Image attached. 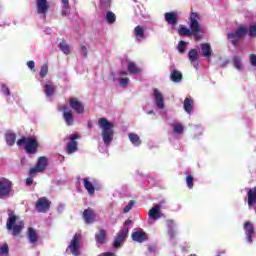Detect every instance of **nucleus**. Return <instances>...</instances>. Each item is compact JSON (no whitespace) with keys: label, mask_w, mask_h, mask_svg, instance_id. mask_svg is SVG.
Listing matches in <instances>:
<instances>
[{"label":"nucleus","mask_w":256,"mask_h":256,"mask_svg":"<svg viewBox=\"0 0 256 256\" xmlns=\"http://www.w3.org/2000/svg\"><path fill=\"white\" fill-rule=\"evenodd\" d=\"M188 19L190 21V28L180 26L178 35H180V37H194L195 41H199L201 37H203V26L199 23L201 16H199L197 12H191Z\"/></svg>","instance_id":"1"},{"label":"nucleus","mask_w":256,"mask_h":256,"mask_svg":"<svg viewBox=\"0 0 256 256\" xmlns=\"http://www.w3.org/2000/svg\"><path fill=\"white\" fill-rule=\"evenodd\" d=\"M7 212L6 229L12 231L13 237H19L23 229H25V222L19 221V216L15 214V211L8 209Z\"/></svg>","instance_id":"2"},{"label":"nucleus","mask_w":256,"mask_h":256,"mask_svg":"<svg viewBox=\"0 0 256 256\" xmlns=\"http://www.w3.org/2000/svg\"><path fill=\"white\" fill-rule=\"evenodd\" d=\"M18 147H24L27 155H35L39 151V141L37 137H22L17 140Z\"/></svg>","instance_id":"3"},{"label":"nucleus","mask_w":256,"mask_h":256,"mask_svg":"<svg viewBox=\"0 0 256 256\" xmlns=\"http://www.w3.org/2000/svg\"><path fill=\"white\" fill-rule=\"evenodd\" d=\"M98 125L100 127V129H102V139L103 142L106 145H109L111 143V141H113V135H114V131L113 128L115 127V125L110 122L109 120H107V118H100L98 120Z\"/></svg>","instance_id":"4"},{"label":"nucleus","mask_w":256,"mask_h":256,"mask_svg":"<svg viewBox=\"0 0 256 256\" xmlns=\"http://www.w3.org/2000/svg\"><path fill=\"white\" fill-rule=\"evenodd\" d=\"M248 28L239 26L235 32H228L227 37L234 47H237L240 41H243L247 36Z\"/></svg>","instance_id":"5"},{"label":"nucleus","mask_w":256,"mask_h":256,"mask_svg":"<svg viewBox=\"0 0 256 256\" xmlns=\"http://www.w3.org/2000/svg\"><path fill=\"white\" fill-rule=\"evenodd\" d=\"M13 193V182L7 178H0V199H7Z\"/></svg>","instance_id":"6"},{"label":"nucleus","mask_w":256,"mask_h":256,"mask_svg":"<svg viewBox=\"0 0 256 256\" xmlns=\"http://www.w3.org/2000/svg\"><path fill=\"white\" fill-rule=\"evenodd\" d=\"M80 137L81 136H79V134L70 135V141L66 147V153L68 155H73V153H77V151H79V143L77 142V139H80Z\"/></svg>","instance_id":"7"},{"label":"nucleus","mask_w":256,"mask_h":256,"mask_svg":"<svg viewBox=\"0 0 256 256\" xmlns=\"http://www.w3.org/2000/svg\"><path fill=\"white\" fill-rule=\"evenodd\" d=\"M35 209L38 213H47L51 209V201L47 197H41L37 200Z\"/></svg>","instance_id":"8"},{"label":"nucleus","mask_w":256,"mask_h":256,"mask_svg":"<svg viewBox=\"0 0 256 256\" xmlns=\"http://www.w3.org/2000/svg\"><path fill=\"white\" fill-rule=\"evenodd\" d=\"M59 111H63L62 117L68 127H71L75 124V118H73V110L64 105L59 108Z\"/></svg>","instance_id":"9"},{"label":"nucleus","mask_w":256,"mask_h":256,"mask_svg":"<svg viewBox=\"0 0 256 256\" xmlns=\"http://www.w3.org/2000/svg\"><path fill=\"white\" fill-rule=\"evenodd\" d=\"M129 235V228L123 227L117 234L116 239L114 240V247L118 249V247H121L123 243H125V239H127V236Z\"/></svg>","instance_id":"10"},{"label":"nucleus","mask_w":256,"mask_h":256,"mask_svg":"<svg viewBox=\"0 0 256 256\" xmlns=\"http://www.w3.org/2000/svg\"><path fill=\"white\" fill-rule=\"evenodd\" d=\"M79 239H81V235L75 234L67 248L74 256H79Z\"/></svg>","instance_id":"11"},{"label":"nucleus","mask_w":256,"mask_h":256,"mask_svg":"<svg viewBox=\"0 0 256 256\" xmlns=\"http://www.w3.org/2000/svg\"><path fill=\"white\" fill-rule=\"evenodd\" d=\"M69 105L73 109V111L78 113V115L85 113V105H83L81 101H79V99L74 97L70 98Z\"/></svg>","instance_id":"12"},{"label":"nucleus","mask_w":256,"mask_h":256,"mask_svg":"<svg viewBox=\"0 0 256 256\" xmlns=\"http://www.w3.org/2000/svg\"><path fill=\"white\" fill-rule=\"evenodd\" d=\"M82 217H83L86 225H92V223H95L97 214H95V210H93L91 208H87L83 211Z\"/></svg>","instance_id":"13"},{"label":"nucleus","mask_w":256,"mask_h":256,"mask_svg":"<svg viewBox=\"0 0 256 256\" xmlns=\"http://www.w3.org/2000/svg\"><path fill=\"white\" fill-rule=\"evenodd\" d=\"M165 201H161L159 204H155L150 210H149V217L150 219H153L154 221H157V219H161V205H163Z\"/></svg>","instance_id":"14"},{"label":"nucleus","mask_w":256,"mask_h":256,"mask_svg":"<svg viewBox=\"0 0 256 256\" xmlns=\"http://www.w3.org/2000/svg\"><path fill=\"white\" fill-rule=\"evenodd\" d=\"M245 235L248 243H253V235H255V228L250 221L244 223Z\"/></svg>","instance_id":"15"},{"label":"nucleus","mask_w":256,"mask_h":256,"mask_svg":"<svg viewBox=\"0 0 256 256\" xmlns=\"http://www.w3.org/2000/svg\"><path fill=\"white\" fill-rule=\"evenodd\" d=\"M38 15H47L49 11V2L47 0H36Z\"/></svg>","instance_id":"16"},{"label":"nucleus","mask_w":256,"mask_h":256,"mask_svg":"<svg viewBox=\"0 0 256 256\" xmlns=\"http://www.w3.org/2000/svg\"><path fill=\"white\" fill-rule=\"evenodd\" d=\"M164 19L166 23H168V25H171L172 27H175L179 21V17L175 12H166L164 14Z\"/></svg>","instance_id":"17"},{"label":"nucleus","mask_w":256,"mask_h":256,"mask_svg":"<svg viewBox=\"0 0 256 256\" xmlns=\"http://www.w3.org/2000/svg\"><path fill=\"white\" fill-rule=\"evenodd\" d=\"M131 237L136 243H145L149 239L147 236V233H145L143 230L142 231H136L131 234Z\"/></svg>","instance_id":"18"},{"label":"nucleus","mask_w":256,"mask_h":256,"mask_svg":"<svg viewBox=\"0 0 256 256\" xmlns=\"http://www.w3.org/2000/svg\"><path fill=\"white\" fill-rule=\"evenodd\" d=\"M154 98H155V103L157 105V108L163 109L165 107L163 94H161L159 92V89L157 88L154 89Z\"/></svg>","instance_id":"19"},{"label":"nucleus","mask_w":256,"mask_h":256,"mask_svg":"<svg viewBox=\"0 0 256 256\" xmlns=\"http://www.w3.org/2000/svg\"><path fill=\"white\" fill-rule=\"evenodd\" d=\"M95 241L98 245H104L105 241H107V230L101 229L99 232L95 234Z\"/></svg>","instance_id":"20"},{"label":"nucleus","mask_w":256,"mask_h":256,"mask_svg":"<svg viewBox=\"0 0 256 256\" xmlns=\"http://www.w3.org/2000/svg\"><path fill=\"white\" fill-rule=\"evenodd\" d=\"M198 55H199V52L197 51V49H192L188 53L189 60L191 61L192 65L195 67V69H197V67H199V61L197 58Z\"/></svg>","instance_id":"21"},{"label":"nucleus","mask_w":256,"mask_h":256,"mask_svg":"<svg viewBox=\"0 0 256 256\" xmlns=\"http://www.w3.org/2000/svg\"><path fill=\"white\" fill-rule=\"evenodd\" d=\"M127 69L130 75H139V73H141V68L133 61L128 62Z\"/></svg>","instance_id":"22"},{"label":"nucleus","mask_w":256,"mask_h":256,"mask_svg":"<svg viewBox=\"0 0 256 256\" xmlns=\"http://www.w3.org/2000/svg\"><path fill=\"white\" fill-rule=\"evenodd\" d=\"M200 47H201V51H202L203 57H205L206 59H210L211 55H212L211 44H209V43H202L200 45Z\"/></svg>","instance_id":"23"},{"label":"nucleus","mask_w":256,"mask_h":256,"mask_svg":"<svg viewBox=\"0 0 256 256\" xmlns=\"http://www.w3.org/2000/svg\"><path fill=\"white\" fill-rule=\"evenodd\" d=\"M247 197L248 206L253 207V205H256V186L248 191Z\"/></svg>","instance_id":"24"},{"label":"nucleus","mask_w":256,"mask_h":256,"mask_svg":"<svg viewBox=\"0 0 256 256\" xmlns=\"http://www.w3.org/2000/svg\"><path fill=\"white\" fill-rule=\"evenodd\" d=\"M5 141L9 147H13V145H15V141H17V135L13 132H6Z\"/></svg>","instance_id":"25"},{"label":"nucleus","mask_w":256,"mask_h":256,"mask_svg":"<svg viewBox=\"0 0 256 256\" xmlns=\"http://www.w3.org/2000/svg\"><path fill=\"white\" fill-rule=\"evenodd\" d=\"M83 185H84V189H86V191L90 195H95V186H93V183L89 181V178L83 179Z\"/></svg>","instance_id":"26"},{"label":"nucleus","mask_w":256,"mask_h":256,"mask_svg":"<svg viewBox=\"0 0 256 256\" xmlns=\"http://www.w3.org/2000/svg\"><path fill=\"white\" fill-rule=\"evenodd\" d=\"M170 79L173 83H180L183 80V74L179 70H172Z\"/></svg>","instance_id":"27"},{"label":"nucleus","mask_w":256,"mask_h":256,"mask_svg":"<svg viewBox=\"0 0 256 256\" xmlns=\"http://www.w3.org/2000/svg\"><path fill=\"white\" fill-rule=\"evenodd\" d=\"M184 111L191 115L193 113V98L187 97L184 100Z\"/></svg>","instance_id":"28"},{"label":"nucleus","mask_w":256,"mask_h":256,"mask_svg":"<svg viewBox=\"0 0 256 256\" xmlns=\"http://www.w3.org/2000/svg\"><path fill=\"white\" fill-rule=\"evenodd\" d=\"M134 35L136 37V41H141V39H145V29L141 26H136L134 28Z\"/></svg>","instance_id":"29"},{"label":"nucleus","mask_w":256,"mask_h":256,"mask_svg":"<svg viewBox=\"0 0 256 256\" xmlns=\"http://www.w3.org/2000/svg\"><path fill=\"white\" fill-rule=\"evenodd\" d=\"M36 167L42 172L45 171L47 169V157L40 156L36 163Z\"/></svg>","instance_id":"30"},{"label":"nucleus","mask_w":256,"mask_h":256,"mask_svg":"<svg viewBox=\"0 0 256 256\" xmlns=\"http://www.w3.org/2000/svg\"><path fill=\"white\" fill-rule=\"evenodd\" d=\"M28 239L30 243H37L39 241V236H37V231L34 228H28Z\"/></svg>","instance_id":"31"},{"label":"nucleus","mask_w":256,"mask_h":256,"mask_svg":"<svg viewBox=\"0 0 256 256\" xmlns=\"http://www.w3.org/2000/svg\"><path fill=\"white\" fill-rule=\"evenodd\" d=\"M129 140L131 141L132 145H135L136 147H139V145H141V138L139 137V135L135 134V133H129L128 134Z\"/></svg>","instance_id":"32"},{"label":"nucleus","mask_w":256,"mask_h":256,"mask_svg":"<svg viewBox=\"0 0 256 256\" xmlns=\"http://www.w3.org/2000/svg\"><path fill=\"white\" fill-rule=\"evenodd\" d=\"M106 21L107 23H109V25H113V23L117 21V16L115 15V13L108 11L106 13Z\"/></svg>","instance_id":"33"},{"label":"nucleus","mask_w":256,"mask_h":256,"mask_svg":"<svg viewBox=\"0 0 256 256\" xmlns=\"http://www.w3.org/2000/svg\"><path fill=\"white\" fill-rule=\"evenodd\" d=\"M233 66L235 67V69H238V71L243 70V64L241 63V57H239V56L233 57Z\"/></svg>","instance_id":"34"},{"label":"nucleus","mask_w":256,"mask_h":256,"mask_svg":"<svg viewBox=\"0 0 256 256\" xmlns=\"http://www.w3.org/2000/svg\"><path fill=\"white\" fill-rule=\"evenodd\" d=\"M59 49L60 51H63L65 55H69V53H71V48H69V45L65 43V41L59 43Z\"/></svg>","instance_id":"35"},{"label":"nucleus","mask_w":256,"mask_h":256,"mask_svg":"<svg viewBox=\"0 0 256 256\" xmlns=\"http://www.w3.org/2000/svg\"><path fill=\"white\" fill-rule=\"evenodd\" d=\"M61 2L65 9V10L61 11V15H62V17H67V10L71 9V6L69 5V0H61Z\"/></svg>","instance_id":"36"},{"label":"nucleus","mask_w":256,"mask_h":256,"mask_svg":"<svg viewBox=\"0 0 256 256\" xmlns=\"http://www.w3.org/2000/svg\"><path fill=\"white\" fill-rule=\"evenodd\" d=\"M47 73H49V66L47 64H43L40 68L41 79H45V77H47Z\"/></svg>","instance_id":"37"},{"label":"nucleus","mask_w":256,"mask_h":256,"mask_svg":"<svg viewBox=\"0 0 256 256\" xmlns=\"http://www.w3.org/2000/svg\"><path fill=\"white\" fill-rule=\"evenodd\" d=\"M44 91L46 93L47 97H51V95H53L55 88L53 86H51L50 84H46L44 85Z\"/></svg>","instance_id":"38"},{"label":"nucleus","mask_w":256,"mask_h":256,"mask_svg":"<svg viewBox=\"0 0 256 256\" xmlns=\"http://www.w3.org/2000/svg\"><path fill=\"white\" fill-rule=\"evenodd\" d=\"M183 129H185V127H183V125H181L180 123L174 124V127H173L174 133L181 135V133H183Z\"/></svg>","instance_id":"39"},{"label":"nucleus","mask_w":256,"mask_h":256,"mask_svg":"<svg viewBox=\"0 0 256 256\" xmlns=\"http://www.w3.org/2000/svg\"><path fill=\"white\" fill-rule=\"evenodd\" d=\"M185 49H187V42L181 40L178 43V51H179V53H185Z\"/></svg>","instance_id":"40"},{"label":"nucleus","mask_w":256,"mask_h":256,"mask_svg":"<svg viewBox=\"0 0 256 256\" xmlns=\"http://www.w3.org/2000/svg\"><path fill=\"white\" fill-rule=\"evenodd\" d=\"M186 185L188 189H193V176L191 174L186 176Z\"/></svg>","instance_id":"41"},{"label":"nucleus","mask_w":256,"mask_h":256,"mask_svg":"<svg viewBox=\"0 0 256 256\" xmlns=\"http://www.w3.org/2000/svg\"><path fill=\"white\" fill-rule=\"evenodd\" d=\"M0 255L8 256L9 255V245L4 244L0 247Z\"/></svg>","instance_id":"42"},{"label":"nucleus","mask_w":256,"mask_h":256,"mask_svg":"<svg viewBox=\"0 0 256 256\" xmlns=\"http://www.w3.org/2000/svg\"><path fill=\"white\" fill-rule=\"evenodd\" d=\"M248 35L249 37H256V25H250L249 29H248Z\"/></svg>","instance_id":"43"},{"label":"nucleus","mask_w":256,"mask_h":256,"mask_svg":"<svg viewBox=\"0 0 256 256\" xmlns=\"http://www.w3.org/2000/svg\"><path fill=\"white\" fill-rule=\"evenodd\" d=\"M37 173H43V172L37 166L30 168V170H29L30 177H35V175H37Z\"/></svg>","instance_id":"44"},{"label":"nucleus","mask_w":256,"mask_h":256,"mask_svg":"<svg viewBox=\"0 0 256 256\" xmlns=\"http://www.w3.org/2000/svg\"><path fill=\"white\" fill-rule=\"evenodd\" d=\"M168 225L170 227V230L168 231V235L170 237V239H175V230H173L171 227H173V221H169Z\"/></svg>","instance_id":"45"},{"label":"nucleus","mask_w":256,"mask_h":256,"mask_svg":"<svg viewBox=\"0 0 256 256\" xmlns=\"http://www.w3.org/2000/svg\"><path fill=\"white\" fill-rule=\"evenodd\" d=\"M133 205H135V201L130 200L128 205H126L123 209V213H129L131 209H133Z\"/></svg>","instance_id":"46"},{"label":"nucleus","mask_w":256,"mask_h":256,"mask_svg":"<svg viewBox=\"0 0 256 256\" xmlns=\"http://www.w3.org/2000/svg\"><path fill=\"white\" fill-rule=\"evenodd\" d=\"M1 87L4 95H7V97H9L11 95V90H9V87L7 86V84H2Z\"/></svg>","instance_id":"47"},{"label":"nucleus","mask_w":256,"mask_h":256,"mask_svg":"<svg viewBox=\"0 0 256 256\" xmlns=\"http://www.w3.org/2000/svg\"><path fill=\"white\" fill-rule=\"evenodd\" d=\"M119 81L121 87H127L129 85V78H120Z\"/></svg>","instance_id":"48"},{"label":"nucleus","mask_w":256,"mask_h":256,"mask_svg":"<svg viewBox=\"0 0 256 256\" xmlns=\"http://www.w3.org/2000/svg\"><path fill=\"white\" fill-rule=\"evenodd\" d=\"M80 49H81V51H82V53H83V57H84L85 59H87V55H88L87 46L82 44V45L80 46Z\"/></svg>","instance_id":"49"},{"label":"nucleus","mask_w":256,"mask_h":256,"mask_svg":"<svg viewBox=\"0 0 256 256\" xmlns=\"http://www.w3.org/2000/svg\"><path fill=\"white\" fill-rule=\"evenodd\" d=\"M250 63L252 67H256V54H250Z\"/></svg>","instance_id":"50"},{"label":"nucleus","mask_w":256,"mask_h":256,"mask_svg":"<svg viewBox=\"0 0 256 256\" xmlns=\"http://www.w3.org/2000/svg\"><path fill=\"white\" fill-rule=\"evenodd\" d=\"M27 66L29 69H35V61L33 60L28 61Z\"/></svg>","instance_id":"51"},{"label":"nucleus","mask_w":256,"mask_h":256,"mask_svg":"<svg viewBox=\"0 0 256 256\" xmlns=\"http://www.w3.org/2000/svg\"><path fill=\"white\" fill-rule=\"evenodd\" d=\"M26 185H27L28 187H31V185H33V178H27V179H26Z\"/></svg>","instance_id":"52"},{"label":"nucleus","mask_w":256,"mask_h":256,"mask_svg":"<svg viewBox=\"0 0 256 256\" xmlns=\"http://www.w3.org/2000/svg\"><path fill=\"white\" fill-rule=\"evenodd\" d=\"M132 224H133V220L128 219V220H126V221L124 222V227H127V226L132 225Z\"/></svg>","instance_id":"53"},{"label":"nucleus","mask_w":256,"mask_h":256,"mask_svg":"<svg viewBox=\"0 0 256 256\" xmlns=\"http://www.w3.org/2000/svg\"><path fill=\"white\" fill-rule=\"evenodd\" d=\"M102 255L103 256H115V253H113V252H105Z\"/></svg>","instance_id":"54"},{"label":"nucleus","mask_w":256,"mask_h":256,"mask_svg":"<svg viewBox=\"0 0 256 256\" xmlns=\"http://www.w3.org/2000/svg\"><path fill=\"white\" fill-rule=\"evenodd\" d=\"M119 75H120V77H125V76L127 75V71L121 70V71L119 72Z\"/></svg>","instance_id":"55"}]
</instances>
